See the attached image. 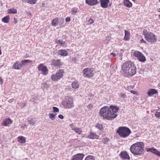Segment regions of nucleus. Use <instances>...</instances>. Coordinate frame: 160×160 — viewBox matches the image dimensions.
I'll return each instance as SVG.
<instances>
[{
    "mask_svg": "<svg viewBox=\"0 0 160 160\" xmlns=\"http://www.w3.org/2000/svg\"><path fill=\"white\" fill-rule=\"evenodd\" d=\"M119 109V108L116 106L111 105L109 107L105 106L101 109L99 114L104 119L112 121L117 117L116 113Z\"/></svg>",
    "mask_w": 160,
    "mask_h": 160,
    "instance_id": "1",
    "label": "nucleus"
},
{
    "mask_svg": "<svg viewBox=\"0 0 160 160\" xmlns=\"http://www.w3.org/2000/svg\"><path fill=\"white\" fill-rule=\"evenodd\" d=\"M120 72L124 77H131L136 73V67L133 62L127 61L122 65Z\"/></svg>",
    "mask_w": 160,
    "mask_h": 160,
    "instance_id": "2",
    "label": "nucleus"
},
{
    "mask_svg": "<svg viewBox=\"0 0 160 160\" xmlns=\"http://www.w3.org/2000/svg\"><path fill=\"white\" fill-rule=\"evenodd\" d=\"M144 146L142 142L135 143L131 146L130 151L134 156H141L144 152Z\"/></svg>",
    "mask_w": 160,
    "mask_h": 160,
    "instance_id": "3",
    "label": "nucleus"
},
{
    "mask_svg": "<svg viewBox=\"0 0 160 160\" xmlns=\"http://www.w3.org/2000/svg\"><path fill=\"white\" fill-rule=\"evenodd\" d=\"M117 132L121 137L126 138L129 136L131 132V130L128 128L121 127L118 128Z\"/></svg>",
    "mask_w": 160,
    "mask_h": 160,
    "instance_id": "4",
    "label": "nucleus"
},
{
    "mask_svg": "<svg viewBox=\"0 0 160 160\" xmlns=\"http://www.w3.org/2000/svg\"><path fill=\"white\" fill-rule=\"evenodd\" d=\"M32 61L28 59H25L22 61L20 62L17 61L14 63L12 66V68L17 70L20 69L21 68L25 65L27 63L31 62Z\"/></svg>",
    "mask_w": 160,
    "mask_h": 160,
    "instance_id": "5",
    "label": "nucleus"
},
{
    "mask_svg": "<svg viewBox=\"0 0 160 160\" xmlns=\"http://www.w3.org/2000/svg\"><path fill=\"white\" fill-rule=\"evenodd\" d=\"M62 105L66 109L72 108L74 107L73 99L71 97L68 98L63 102Z\"/></svg>",
    "mask_w": 160,
    "mask_h": 160,
    "instance_id": "6",
    "label": "nucleus"
},
{
    "mask_svg": "<svg viewBox=\"0 0 160 160\" xmlns=\"http://www.w3.org/2000/svg\"><path fill=\"white\" fill-rule=\"evenodd\" d=\"M82 73L84 77L90 78L93 77L94 72L92 69L86 68L83 69Z\"/></svg>",
    "mask_w": 160,
    "mask_h": 160,
    "instance_id": "7",
    "label": "nucleus"
},
{
    "mask_svg": "<svg viewBox=\"0 0 160 160\" xmlns=\"http://www.w3.org/2000/svg\"><path fill=\"white\" fill-rule=\"evenodd\" d=\"M133 55L137 58L139 61L144 62L146 61V59L144 55L141 52L135 51L133 54Z\"/></svg>",
    "mask_w": 160,
    "mask_h": 160,
    "instance_id": "8",
    "label": "nucleus"
},
{
    "mask_svg": "<svg viewBox=\"0 0 160 160\" xmlns=\"http://www.w3.org/2000/svg\"><path fill=\"white\" fill-rule=\"evenodd\" d=\"M63 71L62 69H59L56 74L52 75L51 79L53 81H58L63 76Z\"/></svg>",
    "mask_w": 160,
    "mask_h": 160,
    "instance_id": "9",
    "label": "nucleus"
},
{
    "mask_svg": "<svg viewBox=\"0 0 160 160\" xmlns=\"http://www.w3.org/2000/svg\"><path fill=\"white\" fill-rule=\"evenodd\" d=\"M145 38L147 42L151 43L155 42L157 41L156 36L151 32H149Z\"/></svg>",
    "mask_w": 160,
    "mask_h": 160,
    "instance_id": "10",
    "label": "nucleus"
},
{
    "mask_svg": "<svg viewBox=\"0 0 160 160\" xmlns=\"http://www.w3.org/2000/svg\"><path fill=\"white\" fill-rule=\"evenodd\" d=\"M38 69L39 71H42V74L44 75H46L48 73V69L46 66L42 63L38 65Z\"/></svg>",
    "mask_w": 160,
    "mask_h": 160,
    "instance_id": "11",
    "label": "nucleus"
},
{
    "mask_svg": "<svg viewBox=\"0 0 160 160\" xmlns=\"http://www.w3.org/2000/svg\"><path fill=\"white\" fill-rule=\"evenodd\" d=\"M13 121L9 118L4 119L1 123V124L4 126H9L12 124Z\"/></svg>",
    "mask_w": 160,
    "mask_h": 160,
    "instance_id": "12",
    "label": "nucleus"
},
{
    "mask_svg": "<svg viewBox=\"0 0 160 160\" xmlns=\"http://www.w3.org/2000/svg\"><path fill=\"white\" fill-rule=\"evenodd\" d=\"M119 155L122 159H127L128 160L130 159V157L126 151H122Z\"/></svg>",
    "mask_w": 160,
    "mask_h": 160,
    "instance_id": "13",
    "label": "nucleus"
},
{
    "mask_svg": "<svg viewBox=\"0 0 160 160\" xmlns=\"http://www.w3.org/2000/svg\"><path fill=\"white\" fill-rule=\"evenodd\" d=\"M84 155L81 153H78L73 156L71 160H82Z\"/></svg>",
    "mask_w": 160,
    "mask_h": 160,
    "instance_id": "14",
    "label": "nucleus"
},
{
    "mask_svg": "<svg viewBox=\"0 0 160 160\" xmlns=\"http://www.w3.org/2000/svg\"><path fill=\"white\" fill-rule=\"evenodd\" d=\"M87 138H88L92 139H98L99 136L96 134L95 133L92 131L89 132V135L85 137Z\"/></svg>",
    "mask_w": 160,
    "mask_h": 160,
    "instance_id": "15",
    "label": "nucleus"
},
{
    "mask_svg": "<svg viewBox=\"0 0 160 160\" xmlns=\"http://www.w3.org/2000/svg\"><path fill=\"white\" fill-rule=\"evenodd\" d=\"M61 60L59 59H52L51 65L55 67H60L61 65Z\"/></svg>",
    "mask_w": 160,
    "mask_h": 160,
    "instance_id": "16",
    "label": "nucleus"
},
{
    "mask_svg": "<svg viewBox=\"0 0 160 160\" xmlns=\"http://www.w3.org/2000/svg\"><path fill=\"white\" fill-rule=\"evenodd\" d=\"M110 0H100L101 7L104 8L108 7Z\"/></svg>",
    "mask_w": 160,
    "mask_h": 160,
    "instance_id": "17",
    "label": "nucleus"
},
{
    "mask_svg": "<svg viewBox=\"0 0 160 160\" xmlns=\"http://www.w3.org/2000/svg\"><path fill=\"white\" fill-rule=\"evenodd\" d=\"M85 2L89 5L93 6L98 3L97 0H85Z\"/></svg>",
    "mask_w": 160,
    "mask_h": 160,
    "instance_id": "18",
    "label": "nucleus"
},
{
    "mask_svg": "<svg viewBox=\"0 0 160 160\" xmlns=\"http://www.w3.org/2000/svg\"><path fill=\"white\" fill-rule=\"evenodd\" d=\"M158 93V91L155 89L151 88L149 89L147 92V93L149 96L151 97L153 95Z\"/></svg>",
    "mask_w": 160,
    "mask_h": 160,
    "instance_id": "19",
    "label": "nucleus"
},
{
    "mask_svg": "<svg viewBox=\"0 0 160 160\" xmlns=\"http://www.w3.org/2000/svg\"><path fill=\"white\" fill-rule=\"evenodd\" d=\"M55 42L57 44H60L61 46L63 48H65L67 46V43L63 41L62 39L58 40L56 39L55 40Z\"/></svg>",
    "mask_w": 160,
    "mask_h": 160,
    "instance_id": "20",
    "label": "nucleus"
},
{
    "mask_svg": "<svg viewBox=\"0 0 160 160\" xmlns=\"http://www.w3.org/2000/svg\"><path fill=\"white\" fill-rule=\"evenodd\" d=\"M58 54L62 56L65 57L68 55V53L66 50L60 49L58 51Z\"/></svg>",
    "mask_w": 160,
    "mask_h": 160,
    "instance_id": "21",
    "label": "nucleus"
},
{
    "mask_svg": "<svg viewBox=\"0 0 160 160\" xmlns=\"http://www.w3.org/2000/svg\"><path fill=\"white\" fill-rule=\"evenodd\" d=\"M18 141L22 144H24L26 142V138L22 136H19L18 138Z\"/></svg>",
    "mask_w": 160,
    "mask_h": 160,
    "instance_id": "22",
    "label": "nucleus"
},
{
    "mask_svg": "<svg viewBox=\"0 0 160 160\" xmlns=\"http://www.w3.org/2000/svg\"><path fill=\"white\" fill-rule=\"evenodd\" d=\"M125 36L124 38V39L125 41H128L130 39V33L127 31L125 30Z\"/></svg>",
    "mask_w": 160,
    "mask_h": 160,
    "instance_id": "23",
    "label": "nucleus"
},
{
    "mask_svg": "<svg viewBox=\"0 0 160 160\" xmlns=\"http://www.w3.org/2000/svg\"><path fill=\"white\" fill-rule=\"evenodd\" d=\"M79 84L78 82L75 81L72 82V88L77 89L79 87Z\"/></svg>",
    "mask_w": 160,
    "mask_h": 160,
    "instance_id": "24",
    "label": "nucleus"
},
{
    "mask_svg": "<svg viewBox=\"0 0 160 160\" xmlns=\"http://www.w3.org/2000/svg\"><path fill=\"white\" fill-rule=\"evenodd\" d=\"M123 3L124 5L130 8L132 6V3L129 0H124Z\"/></svg>",
    "mask_w": 160,
    "mask_h": 160,
    "instance_id": "25",
    "label": "nucleus"
},
{
    "mask_svg": "<svg viewBox=\"0 0 160 160\" xmlns=\"http://www.w3.org/2000/svg\"><path fill=\"white\" fill-rule=\"evenodd\" d=\"M17 12V9L14 8L9 9L8 10V13L9 14H16Z\"/></svg>",
    "mask_w": 160,
    "mask_h": 160,
    "instance_id": "26",
    "label": "nucleus"
},
{
    "mask_svg": "<svg viewBox=\"0 0 160 160\" xmlns=\"http://www.w3.org/2000/svg\"><path fill=\"white\" fill-rule=\"evenodd\" d=\"M72 130L74 131L78 134H81L82 132V130L81 129L78 128H73Z\"/></svg>",
    "mask_w": 160,
    "mask_h": 160,
    "instance_id": "27",
    "label": "nucleus"
},
{
    "mask_svg": "<svg viewBox=\"0 0 160 160\" xmlns=\"http://www.w3.org/2000/svg\"><path fill=\"white\" fill-rule=\"evenodd\" d=\"M78 8L76 7L73 8L71 10L72 14L75 15L78 12Z\"/></svg>",
    "mask_w": 160,
    "mask_h": 160,
    "instance_id": "28",
    "label": "nucleus"
},
{
    "mask_svg": "<svg viewBox=\"0 0 160 160\" xmlns=\"http://www.w3.org/2000/svg\"><path fill=\"white\" fill-rule=\"evenodd\" d=\"M10 19L9 16L8 15L6 16L2 19V21L5 23H8Z\"/></svg>",
    "mask_w": 160,
    "mask_h": 160,
    "instance_id": "29",
    "label": "nucleus"
},
{
    "mask_svg": "<svg viewBox=\"0 0 160 160\" xmlns=\"http://www.w3.org/2000/svg\"><path fill=\"white\" fill-rule=\"evenodd\" d=\"M58 19L57 18L54 19L52 22V25L53 26H56L58 25Z\"/></svg>",
    "mask_w": 160,
    "mask_h": 160,
    "instance_id": "30",
    "label": "nucleus"
},
{
    "mask_svg": "<svg viewBox=\"0 0 160 160\" xmlns=\"http://www.w3.org/2000/svg\"><path fill=\"white\" fill-rule=\"evenodd\" d=\"M118 96L120 98H126V95L125 93L120 92L118 93Z\"/></svg>",
    "mask_w": 160,
    "mask_h": 160,
    "instance_id": "31",
    "label": "nucleus"
},
{
    "mask_svg": "<svg viewBox=\"0 0 160 160\" xmlns=\"http://www.w3.org/2000/svg\"><path fill=\"white\" fill-rule=\"evenodd\" d=\"M152 153H154L155 154L160 157V152L158 151L157 149L154 148L153 150V151Z\"/></svg>",
    "mask_w": 160,
    "mask_h": 160,
    "instance_id": "32",
    "label": "nucleus"
},
{
    "mask_svg": "<svg viewBox=\"0 0 160 160\" xmlns=\"http://www.w3.org/2000/svg\"><path fill=\"white\" fill-rule=\"evenodd\" d=\"M85 160H94V158L92 156L88 155L86 157Z\"/></svg>",
    "mask_w": 160,
    "mask_h": 160,
    "instance_id": "33",
    "label": "nucleus"
},
{
    "mask_svg": "<svg viewBox=\"0 0 160 160\" xmlns=\"http://www.w3.org/2000/svg\"><path fill=\"white\" fill-rule=\"evenodd\" d=\"M56 114H54L53 113H50L49 114V118L52 120H54Z\"/></svg>",
    "mask_w": 160,
    "mask_h": 160,
    "instance_id": "34",
    "label": "nucleus"
},
{
    "mask_svg": "<svg viewBox=\"0 0 160 160\" xmlns=\"http://www.w3.org/2000/svg\"><path fill=\"white\" fill-rule=\"evenodd\" d=\"M37 0H27V2L31 4H35L37 2Z\"/></svg>",
    "mask_w": 160,
    "mask_h": 160,
    "instance_id": "35",
    "label": "nucleus"
},
{
    "mask_svg": "<svg viewBox=\"0 0 160 160\" xmlns=\"http://www.w3.org/2000/svg\"><path fill=\"white\" fill-rule=\"evenodd\" d=\"M154 148V147H152L151 148H146L145 150L147 152H150L152 153Z\"/></svg>",
    "mask_w": 160,
    "mask_h": 160,
    "instance_id": "36",
    "label": "nucleus"
},
{
    "mask_svg": "<svg viewBox=\"0 0 160 160\" xmlns=\"http://www.w3.org/2000/svg\"><path fill=\"white\" fill-rule=\"evenodd\" d=\"M96 127L99 130H102L103 128V126L102 124L98 123L96 126Z\"/></svg>",
    "mask_w": 160,
    "mask_h": 160,
    "instance_id": "37",
    "label": "nucleus"
},
{
    "mask_svg": "<svg viewBox=\"0 0 160 160\" xmlns=\"http://www.w3.org/2000/svg\"><path fill=\"white\" fill-rule=\"evenodd\" d=\"M28 123L31 125H33L35 123V122L33 120L32 118L28 120Z\"/></svg>",
    "mask_w": 160,
    "mask_h": 160,
    "instance_id": "38",
    "label": "nucleus"
},
{
    "mask_svg": "<svg viewBox=\"0 0 160 160\" xmlns=\"http://www.w3.org/2000/svg\"><path fill=\"white\" fill-rule=\"evenodd\" d=\"M154 115L157 118H160V112L156 111L155 112Z\"/></svg>",
    "mask_w": 160,
    "mask_h": 160,
    "instance_id": "39",
    "label": "nucleus"
},
{
    "mask_svg": "<svg viewBox=\"0 0 160 160\" xmlns=\"http://www.w3.org/2000/svg\"><path fill=\"white\" fill-rule=\"evenodd\" d=\"M149 33V32H148L146 29H144L143 31V34L145 37Z\"/></svg>",
    "mask_w": 160,
    "mask_h": 160,
    "instance_id": "40",
    "label": "nucleus"
},
{
    "mask_svg": "<svg viewBox=\"0 0 160 160\" xmlns=\"http://www.w3.org/2000/svg\"><path fill=\"white\" fill-rule=\"evenodd\" d=\"M134 88V86H129L127 87V90L130 92L131 89H133Z\"/></svg>",
    "mask_w": 160,
    "mask_h": 160,
    "instance_id": "41",
    "label": "nucleus"
},
{
    "mask_svg": "<svg viewBox=\"0 0 160 160\" xmlns=\"http://www.w3.org/2000/svg\"><path fill=\"white\" fill-rule=\"evenodd\" d=\"M109 141V139L107 137H105L102 140V142L104 144L106 143Z\"/></svg>",
    "mask_w": 160,
    "mask_h": 160,
    "instance_id": "42",
    "label": "nucleus"
},
{
    "mask_svg": "<svg viewBox=\"0 0 160 160\" xmlns=\"http://www.w3.org/2000/svg\"><path fill=\"white\" fill-rule=\"evenodd\" d=\"M52 108L53 109V111L54 112H58L59 111L58 108L56 107H53Z\"/></svg>",
    "mask_w": 160,
    "mask_h": 160,
    "instance_id": "43",
    "label": "nucleus"
},
{
    "mask_svg": "<svg viewBox=\"0 0 160 160\" xmlns=\"http://www.w3.org/2000/svg\"><path fill=\"white\" fill-rule=\"evenodd\" d=\"M130 92L133 94H135L136 95L138 94V92L134 90H130Z\"/></svg>",
    "mask_w": 160,
    "mask_h": 160,
    "instance_id": "44",
    "label": "nucleus"
},
{
    "mask_svg": "<svg viewBox=\"0 0 160 160\" xmlns=\"http://www.w3.org/2000/svg\"><path fill=\"white\" fill-rule=\"evenodd\" d=\"M71 18L69 17H67L65 18L66 22H70L71 21Z\"/></svg>",
    "mask_w": 160,
    "mask_h": 160,
    "instance_id": "45",
    "label": "nucleus"
},
{
    "mask_svg": "<svg viewBox=\"0 0 160 160\" xmlns=\"http://www.w3.org/2000/svg\"><path fill=\"white\" fill-rule=\"evenodd\" d=\"M18 104H20L21 107L22 108H23L26 105V103H19Z\"/></svg>",
    "mask_w": 160,
    "mask_h": 160,
    "instance_id": "46",
    "label": "nucleus"
},
{
    "mask_svg": "<svg viewBox=\"0 0 160 160\" xmlns=\"http://www.w3.org/2000/svg\"><path fill=\"white\" fill-rule=\"evenodd\" d=\"M88 22L90 24H92L93 22L94 21L91 18L88 20Z\"/></svg>",
    "mask_w": 160,
    "mask_h": 160,
    "instance_id": "47",
    "label": "nucleus"
},
{
    "mask_svg": "<svg viewBox=\"0 0 160 160\" xmlns=\"http://www.w3.org/2000/svg\"><path fill=\"white\" fill-rule=\"evenodd\" d=\"M58 117L59 118L61 119H63L64 118L63 116L62 115H59L58 116Z\"/></svg>",
    "mask_w": 160,
    "mask_h": 160,
    "instance_id": "48",
    "label": "nucleus"
},
{
    "mask_svg": "<svg viewBox=\"0 0 160 160\" xmlns=\"http://www.w3.org/2000/svg\"><path fill=\"white\" fill-rule=\"evenodd\" d=\"M140 42L141 43H146V42L143 38L140 40Z\"/></svg>",
    "mask_w": 160,
    "mask_h": 160,
    "instance_id": "49",
    "label": "nucleus"
},
{
    "mask_svg": "<svg viewBox=\"0 0 160 160\" xmlns=\"http://www.w3.org/2000/svg\"><path fill=\"white\" fill-rule=\"evenodd\" d=\"M3 83V81L2 80V79L0 77V84H2Z\"/></svg>",
    "mask_w": 160,
    "mask_h": 160,
    "instance_id": "50",
    "label": "nucleus"
},
{
    "mask_svg": "<svg viewBox=\"0 0 160 160\" xmlns=\"http://www.w3.org/2000/svg\"><path fill=\"white\" fill-rule=\"evenodd\" d=\"M14 23H17L18 22V20L16 18H14Z\"/></svg>",
    "mask_w": 160,
    "mask_h": 160,
    "instance_id": "51",
    "label": "nucleus"
},
{
    "mask_svg": "<svg viewBox=\"0 0 160 160\" xmlns=\"http://www.w3.org/2000/svg\"><path fill=\"white\" fill-rule=\"evenodd\" d=\"M110 55H112L113 57H115L116 56V54L115 53H112V52L111 53H110Z\"/></svg>",
    "mask_w": 160,
    "mask_h": 160,
    "instance_id": "52",
    "label": "nucleus"
},
{
    "mask_svg": "<svg viewBox=\"0 0 160 160\" xmlns=\"http://www.w3.org/2000/svg\"><path fill=\"white\" fill-rule=\"evenodd\" d=\"M13 100H14V99H10L9 100L8 102H13Z\"/></svg>",
    "mask_w": 160,
    "mask_h": 160,
    "instance_id": "53",
    "label": "nucleus"
},
{
    "mask_svg": "<svg viewBox=\"0 0 160 160\" xmlns=\"http://www.w3.org/2000/svg\"><path fill=\"white\" fill-rule=\"evenodd\" d=\"M44 87L45 88H47L48 87V85L47 84H45Z\"/></svg>",
    "mask_w": 160,
    "mask_h": 160,
    "instance_id": "54",
    "label": "nucleus"
},
{
    "mask_svg": "<svg viewBox=\"0 0 160 160\" xmlns=\"http://www.w3.org/2000/svg\"><path fill=\"white\" fill-rule=\"evenodd\" d=\"M158 11L159 12H160V8H158Z\"/></svg>",
    "mask_w": 160,
    "mask_h": 160,
    "instance_id": "55",
    "label": "nucleus"
},
{
    "mask_svg": "<svg viewBox=\"0 0 160 160\" xmlns=\"http://www.w3.org/2000/svg\"><path fill=\"white\" fill-rule=\"evenodd\" d=\"M158 86L159 87H160V83L158 84Z\"/></svg>",
    "mask_w": 160,
    "mask_h": 160,
    "instance_id": "56",
    "label": "nucleus"
},
{
    "mask_svg": "<svg viewBox=\"0 0 160 160\" xmlns=\"http://www.w3.org/2000/svg\"><path fill=\"white\" fill-rule=\"evenodd\" d=\"M158 16L159 18H160V14L158 15Z\"/></svg>",
    "mask_w": 160,
    "mask_h": 160,
    "instance_id": "57",
    "label": "nucleus"
},
{
    "mask_svg": "<svg viewBox=\"0 0 160 160\" xmlns=\"http://www.w3.org/2000/svg\"><path fill=\"white\" fill-rule=\"evenodd\" d=\"M132 1H133L134 2H135V0H132Z\"/></svg>",
    "mask_w": 160,
    "mask_h": 160,
    "instance_id": "58",
    "label": "nucleus"
},
{
    "mask_svg": "<svg viewBox=\"0 0 160 160\" xmlns=\"http://www.w3.org/2000/svg\"><path fill=\"white\" fill-rule=\"evenodd\" d=\"M76 58H74V61L76 60Z\"/></svg>",
    "mask_w": 160,
    "mask_h": 160,
    "instance_id": "59",
    "label": "nucleus"
},
{
    "mask_svg": "<svg viewBox=\"0 0 160 160\" xmlns=\"http://www.w3.org/2000/svg\"><path fill=\"white\" fill-rule=\"evenodd\" d=\"M91 105H88V106L90 107V106Z\"/></svg>",
    "mask_w": 160,
    "mask_h": 160,
    "instance_id": "60",
    "label": "nucleus"
},
{
    "mask_svg": "<svg viewBox=\"0 0 160 160\" xmlns=\"http://www.w3.org/2000/svg\"><path fill=\"white\" fill-rule=\"evenodd\" d=\"M28 15H29V14H30V13H28Z\"/></svg>",
    "mask_w": 160,
    "mask_h": 160,
    "instance_id": "61",
    "label": "nucleus"
},
{
    "mask_svg": "<svg viewBox=\"0 0 160 160\" xmlns=\"http://www.w3.org/2000/svg\"><path fill=\"white\" fill-rule=\"evenodd\" d=\"M159 0V2H160V0Z\"/></svg>",
    "mask_w": 160,
    "mask_h": 160,
    "instance_id": "62",
    "label": "nucleus"
}]
</instances>
